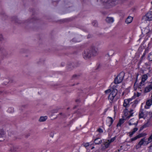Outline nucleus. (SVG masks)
<instances>
[{"instance_id": "1", "label": "nucleus", "mask_w": 152, "mask_h": 152, "mask_svg": "<svg viewBox=\"0 0 152 152\" xmlns=\"http://www.w3.org/2000/svg\"><path fill=\"white\" fill-rule=\"evenodd\" d=\"M96 54L97 52L96 51H91L88 50L84 51L83 54V56L85 59H87L90 58L93 56H96Z\"/></svg>"}, {"instance_id": "2", "label": "nucleus", "mask_w": 152, "mask_h": 152, "mask_svg": "<svg viewBox=\"0 0 152 152\" xmlns=\"http://www.w3.org/2000/svg\"><path fill=\"white\" fill-rule=\"evenodd\" d=\"M125 75V73L123 72H121L115 78L114 83L115 84H117L122 82L123 80Z\"/></svg>"}, {"instance_id": "3", "label": "nucleus", "mask_w": 152, "mask_h": 152, "mask_svg": "<svg viewBox=\"0 0 152 152\" xmlns=\"http://www.w3.org/2000/svg\"><path fill=\"white\" fill-rule=\"evenodd\" d=\"M111 93L108 97V99L109 100H110L111 102H112L113 100L114 97L116 95L118 92V91L116 89L112 88H111Z\"/></svg>"}, {"instance_id": "4", "label": "nucleus", "mask_w": 152, "mask_h": 152, "mask_svg": "<svg viewBox=\"0 0 152 152\" xmlns=\"http://www.w3.org/2000/svg\"><path fill=\"white\" fill-rule=\"evenodd\" d=\"M106 5L109 7H110L115 6L118 4L117 0H107L105 2Z\"/></svg>"}, {"instance_id": "5", "label": "nucleus", "mask_w": 152, "mask_h": 152, "mask_svg": "<svg viewBox=\"0 0 152 152\" xmlns=\"http://www.w3.org/2000/svg\"><path fill=\"white\" fill-rule=\"evenodd\" d=\"M142 20L143 21L152 20V12H148L143 17Z\"/></svg>"}, {"instance_id": "6", "label": "nucleus", "mask_w": 152, "mask_h": 152, "mask_svg": "<svg viewBox=\"0 0 152 152\" xmlns=\"http://www.w3.org/2000/svg\"><path fill=\"white\" fill-rule=\"evenodd\" d=\"M148 78V76L146 75H143L142 78V81L140 83L139 86V88H141V87L142 86L144 85V83L146 80Z\"/></svg>"}, {"instance_id": "7", "label": "nucleus", "mask_w": 152, "mask_h": 152, "mask_svg": "<svg viewBox=\"0 0 152 152\" xmlns=\"http://www.w3.org/2000/svg\"><path fill=\"white\" fill-rule=\"evenodd\" d=\"M11 151L12 152H18L20 151L18 146L16 145H12L11 147Z\"/></svg>"}, {"instance_id": "8", "label": "nucleus", "mask_w": 152, "mask_h": 152, "mask_svg": "<svg viewBox=\"0 0 152 152\" xmlns=\"http://www.w3.org/2000/svg\"><path fill=\"white\" fill-rule=\"evenodd\" d=\"M147 115L145 114L142 110H140L139 113V117L140 118H145L146 117Z\"/></svg>"}, {"instance_id": "9", "label": "nucleus", "mask_w": 152, "mask_h": 152, "mask_svg": "<svg viewBox=\"0 0 152 152\" xmlns=\"http://www.w3.org/2000/svg\"><path fill=\"white\" fill-rule=\"evenodd\" d=\"M136 105L135 104H134L132 105V109H130V110L129 112V113L130 115L127 117V118L129 119L130 117L132 116V115L133 114V112L134 111L133 109H134L136 107Z\"/></svg>"}, {"instance_id": "10", "label": "nucleus", "mask_w": 152, "mask_h": 152, "mask_svg": "<svg viewBox=\"0 0 152 152\" xmlns=\"http://www.w3.org/2000/svg\"><path fill=\"white\" fill-rule=\"evenodd\" d=\"M151 30V26H148L144 29L142 33L144 34H147L150 32Z\"/></svg>"}, {"instance_id": "11", "label": "nucleus", "mask_w": 152, "mask_h": 152, "mask_svg": "<svg viewBox=\"0 0 152 152\" xmlns=\"http://www.w3.org/2000/svg\"><path fill=\"white\" fill-rule=\"evenodd\" d=\"M152 89V83H150L148 86L145 88L144 91L145 93L148 92L150 91Z\"/></svg>"}, {"instance_id": "12", "label": "nucleus", "mask_w": 152, "mask_h": 152, "mask_svg": "<svg viewBox=\"0 0 152 152\" xmlns=\"http://www.w3.org/2000/svg\"><path fill=\"white\" fill-rule=\"evenodd\" d=\"M110 144V143L108 141L107 142H104V146H103V145H102V149H105L108 148Z\"/></svg>"}, {"instance_id": "13", "label": "nucleus", "mask_w": 152, "mask_h": 152, "mask_svg": "<svg viewBox=\"0 0 152 152\" xmlns=\"http://www.w3.org/2000/svg\"><path fill=\"white\" fill-rule=\"evenodd\" d=\"M133 18V17L130 16H129L126 20V23L127 24L131 23L132 21Z\"/></svg>"}, {"instance_id": "14", "label": "nucleus", "mask_w": 152, "mask_h": 152, "mask_svg": "<svg viewBox=\"0 0 152 152\" xmlns=\"http://www.w3.org/2000/svg\"><path fill=\"white\" fill-rule=\"evenodd\" d=\"M129 102L128 100L125 99L124 100V102L123 104V106L124 107H126V110H127L126 108L128 107L129 105Z\"/></svg>"}, {"instance_id": "15", "label": "nucleus", "mask_w": 152, "mask_h": 152, "mask_svg": "<svg viewBox=\"0 0 152 152\" xmlns=\"http://www.w3.org/2000/svg\"><path fill=\"white\" fill-rule=\"evenodd\" d=\"M102 142V140L99 138L96 139L94 141V142L96 144H99Z\"/></svg>"}, {"instance_id": "16", "label": "nucleus", "mask_w": 152, "mask_h": 152, "mask_svg": "<svg viewBox=\"0 0 152 152\" xmlns=\"http://www.w3.org/2000/svg\"><path fill=\"white\" fill-rule=\"evenodd\" d=\"M106 21L108 23H112L114 21V19L113 18L107 17L106 19Z\"/></svg>"}, {"instance_id": "17", "label": "nucleus", "mask_w": 152, "mask_h": 152, "mask_svg": "<svg viewBox=\"0 0 152 152\" xmlns=\"http://www.w3.org/2000/svg\"><path fill=\"white\" fill-rule=\"evenodd\" d=\"M48 118L47 116H41L39 119V122H43L45 121Z\"/></svg>"}, {"instance_id": "18", "label": "nucleus", "mask_w": 152, "mask_h": 152, "mask_svg": "<svg viewBox=\"0 0 152 152\" xmlns=\"http://www.w3.org/2000/svg\"><path fill=\"white\" fill-rule=\"evenodd\" d=\"M152 142V134L151 136L148 138V140L145 142L146 143L145 144V145H147L148 143L151 142Z\"/></svg>"}, {"instance_id": "19", "label": "nucleus", "mask_w": 152, "mask_h": 152, "mask_svg": "<svg viewBox=\"0 0 152 152\" xmlns=\"http://www.w3.org/2000/svg\"><path fill=\"white\" fill-rule=\"evenodd\" d=\"M134 119H131L129 122V125H131L132 124H134L136 126L138 123V121H136V123H134Z\"/></svg>"}, {"instance_id": "20", "label": "nucleus", "mask_w": 152, "mask_h": 152, "mask_svg": "<svg viewBox=\"0 0 152 152\" xmlns=\"http://www.w3.org/2000/svg\"><path fill=\"white\" fill-rule=\"evenodd\" d=\"M138 130V129L137 128H134L133 130V131L132 132H130L129 133V136L130 137H132V135L134 134Z\"/></svg>"}, {"instance_id": "21", "label": "nucleus", "mask_w": 152, "mask_h": 152, "mask_svg": "<svg viewBox=\"0 0 152 152\" xmlns=\"http://www.w3.org/2000/svg\"><path fill=\"white\" fill-rule=\"evenodd\" d=\"M145 142H146V141H145V138H144L141 139L140 141L138 143L141 146L142 145H145V144L146 143Z\"/></svg>"}, {"instance_id": "22", "label": "nucleus", "mask_w": 152, "mask_h": 152, "mask_svg": "<svg viewBox=\"0 0 152 152\" xmlns=\"http://www.w3.org/2000/svg\"><path fill=\"white\" fill-rule=\"evenodd\" d=\"M124 120L123 119H121L119 120V122H118L117 126H120L124 122Z\"/></svg>"}, {"instance_id": "23", "label": "nucleus", "mask_w": 152, "mask_h": 152, "mask_svg": "<svg viewBox=\"0 0 152 152\" xmlns=\"http://www.w3.org/2000/svg\"><path fill=\"white\" fill-rule=\"evenodd\" d=\"M5 135V133L4 130L2 129H0V138L4 137Z\"/></svg>"}, {"instance_id": "24", "label": "nucleus", "mask_w": 152, "mask_h": 152, "mask_svg": "<svg viewBox=\"0 0 152 152\" xmlns=\"http://www.w3.org/2000/svg\"><path fill=\"white\" fill-rule=\"evenodd\" d=\"M152 104V99H149L146 102V104L148 106H150Z\"/></svg>"}, {"instance_id": "25", "label": "nucleus", "mask_w": 152, "mask_h": 152, "mask_svg": "<svg viewBox=\"0 0 152 152\" xmlns=\"http://www.w3.org/2000/svg\"><path fill=\"white\" fill-rule=\"evenodd\" d=\"M148 59L150 61H152V52L149 53L148 56Z\"/></svg>"}, {"instance_id": "26", "label": "nucleus", "mask_w": 152, "mask_h": 152, "mask_svg": "<svg viewBox=\"0 0 152 152\" xmlns=\"http://www.w3.org/2000/svg\"><path fill=\"white\" fill-rule=\"evenodd\" d=\"M148 122L146 124H144L142 126L140 129V131H141L144 128L148 126Z\"/></svg>"}, {"instance_id": "27", "label": "nucleus", "mask_w": 152, "mask_h": 152, "mask_svg": "<svg viewBox=\"0 0 152 152\" xmlns=\"http://www.w3.org/2000/svg\"><path fill=\"white\" fill-rule=\"evenodd\" d=\"M146 134H144L141 133L139 134L138 135H137V137L138 138H139L142 137L144 136H145Z\"/></svg>"}, {"instance_id": "28", "label": "nucleus", "mask_w": 152, "mask_h": 152, "mask_svg": "<svg viewBox=\"0 0 152 152\" xmlns=\"http://www.w3.org/2000/svg\"><path fill=\"white\" fill-rule=\"evenodd\" d=\"M138 138L137 136H135V137L132 138L129 141V142H132L133 141H134V140H135L137 139Z\"/></svg>"}, {"instance_id": "29", "label": "nucleus", "mask_w": 152, "mask_h": 152, "mask_svg": "<svg viewBox=\"0 0 152 152\" xmlns=\"http://www.w3.org/2000/svg\"><path fill=\"white\" fill-rule=\"evenodd\" d=\"M58 117H61L62 116L63 117H65V115L64 113H59V114L57 116Z\"/></svg>"}, {"instance_id": "30", "label": "nucleus", "mask_w": 152, "mask_h": 152, "mask_svg": "<svg viewBox=\"0 0 152 152\" xmlns=\"http://www.w3.org/2000/svg\"><path fill=\"white\" fill-rule=\"evenodd\" d=\"M115 137H113V138L111 139L110 140H108V141L110 143L111 142H113L115 140Z\"/></svg>"}, {"instance_id": "31", "label": "nucleus", "mask_w": 152, "mask_h": 152, "mask_svg": "<svg viewBox=\"0 0 152 152\" xmlns=\"http://www.w3.org/2000/svg\"><path fill=\"white\" fill-rule=\"evenodd\" d=\"M108 118L110 119V122H111V123L110 124V125L109 126H110L113 123V118L111 117H108Z\"/></svg>"}, {"instance_id": "32", "label": "nucleus", "mask_w": 152, "mask_h": 152, "mask_svg": "<svg viewBox=\"0 0 152 152\" xmlns=\"http://www.w3.org/2000/svg\"><path fill=\"white\" fill-rule=\"evenodd\" d=\"M111 88L110 89H108L105 91V92L106 94H108L110 93H111Z\"/></svg>"}, {"instance_id": "33", "label": "nucleus", "mask_w": 152, "mask_h": 152, "mask_svg": "<svg viewBox=\"0 0 152 152\" xmlns=\"http://www.w3.org/2000/svg\"><path fill=\"white\" fill-rule=\"evenodd\" d=\"M5 51V50L4 48H0V52L2 53H4Z\"/></svg>"}, {"instance_id": "34", "label": "nucleus", "mask_w": 152, "mask_h": 152, "mask_svg": "<svg viewBox=\"0 0 152 152\" xmlns=\"http://www.w3.org/2000/svg\"><path fill=\"white\" fill-rule=\"evenodd\" d=\"M83 145L84 147H87L89 145V143H83Z\"/></svg>"}, {"instance_id": "35", "label": "nucleus", "mask_w": 152, "mask_h": 152, "mask_svg": "<svg viewBox=\"0 0 152 152\" xmlns=\"http://www.w3.org/2000/svg\"><path fill=\"white\" fill-rule=\"evenodd\" d=\"M97 131L100 133H102L103 132L102 129L100 128L98 129L97 130Z\"/></svg>"}, {"instance_id": "36", "label": "nucleus", "mask_w": 152, "mask_h": 152, "mask_svg": "<svg viewBox=\"0 0 152 152\" xmlns=\"http://www.w3.org/2000/svg\"><path fill=\"white\" fill-rule=\"evenodd\" d=\"M4 38L1 34H0V41H2L4 40Z\"/></svg>"}, {"instance_id": "37", "label": "nucleus", "mask_w": 152, "mask_h": 152, "mask_svg": "<svg viewBox=\"0 0 152 152\" xmlns=\"http://www.w3.org/2000/svg\"><path fill=\"white\" fill-rule=\"evenodd\" d=\"M141 145H140L139 144V143H138V144L136 145V149H137L139 148H140L141 147Z\"/></svg>"}, {"instance_id": "38", "label": "nucleus", "mask_w": 152, "mask_h": 152, "mask_svg": "<svg viewBox=\"0 0 152 152\" xmlns=\"http://www.w3.org/2000/svg\"><path fill=\"white\" fill-rule=\"evenodd\" d=\"M50 136H51V137H53L54 136V133L53 132H51L50 133Z\"/></svg>"}, {"instance_id": "39", "label": "nucleus", "mask_w": 152, "mask_h": 152, "mask_svg": "<svg viewBox=\"0 0 152 152\" xmlns=\"http://www.w3.org/2000/svg\"><path fill=\"white\" fill-rule=\"evenodd\" d=\"M78 75H74L73 76V78H77L78 77Z\"/></svg>"}, {"instance_id": "40", "label": "nucleus", "mask_w": 152, "mask_h": 152, "mask_svg": "<svg viewBox=\"0 0 152 152\" xmlns=\"http://www.w3.org/2000/svg\"><path fill=\"white\" fill-rule=\"evenodd\" d=\"M108 109V108H107V109H105V110H104V115H105V113H106V111Z\"/></svg>"}, {"instance_id": "41", "label": "nucleus", "mask_w": 152, "mask_h": 152, "mask_svg": "<svg viewBox=\"0 0 152 152\" xmlns=\"http://www.w3.org/2000/svg\"><path fill=\"white\" fill-rule=\"evenodd\" d=\"M127 100H128L129 102V103L132 100V99H126Z\"/></svg>"}, {"instance_id": "42", "label": "nucleus", "mask_w": 152, "mask_h": 152, "mask_svg": "<svg viewBox=\"0 0 152 152\" xmlns=\"http://www.w3.org/2000/svg\"><path fill=\"white\" fill-rule=\"evenodd\" d=\"M38 63L39 64H42L43 63V62H42L40 61V62H39Z\"/></svg>"}, {"instance_id": "43", "label": "nucleus", "mask_w": 152, "mask_h": 152, "mask_svg": "<svg viewBox=\"0 0 152 152\" xmlns=\"http://www.w3.org/2000/svg\"><path fill=\"white\" fill-rule=\"evenodd\" d=\"M140 95V94L139 93H138L137 94V96L138 97Z\"/></svg>"}, {"instance_id": "44", "label": "nucleus", "mask_w": 152, "mask_h": 152, "mask_svg": "<svg viewBox=\"0 0 152 152\" xmlns=\"http://www.w3.org/2000/svg\"><path fill=\"white\" fill-rule=\"evenodd\" d=\"M94 148V146H93L91 148V149H93Z\"/></svg>"}, {"instance_id": "45", "label": "nucleus", "mask_w": 152, "mask_h": 152, "mask_svg": "<svg viewBox=\"0 0 152 152\" xmlns=\"http://www.w3.org/2000/svg\"><path fill=\"white\" fill-rule=\"evenodd\" d=\"M126 146H129V147L130 146V145H128V144H127V145H126Z\"/></svg>"}, {"instance_id": "46", "label": "nucleus", "mask_w": 152, "mask_h": 152, "mask_svg": "<svg viewBox=\"0 0 152 152\" xmlns=\"http://www.w3.org/2000/svg\"><path fill=\"white\" fill-rule=\"evenodd\" d=\"M101 1L102 2H104V0H101Z\"/></svg>"}, {"instance_id": "47", "label": "nucleus", "mask_w": 152, "mask_h": 152, "mask_svg": "<svg viewBox=\"0 0 152 152\" xmlns=\"http://www.w3.org/2000/svg\"><path fill=\"white\" fill-rule=\"evenodd\" d=\"M57 111H58V110H56V112H57Z\"/></svg>"}, {"instance_id": "48", "label": "nucleus", "mask_w": 152, "mask_h": 152, "mask_svg": "<svg viewBox=\"0 0 152 152\" xmlns=\"http://www.w3.org/2000/svg\"><path fill=\"white\" fill-rule=\"evenodd\" d=\"M98 68L97 67V68H96V69H98Z\"/></svg>"}, {"instance_id": "49", "label": "nucleus", "mask_w": 152, "mask_h": 152, "mask_svg": "<svg viewBox=\"0 0 152 152\" xmlns=\"http://www.w3.org/2000/svg\"><path fill=\"white\" fill-rule=\"evenodd\" d=\"M151 99H152V96H151Z\"/></svg>"}, {"instance_id": "50", "label": "nucleus", "mask_w": 152, "mask_h": 152, "mask_svg": "<svg viewBox=\"0 0 152 152\" xmlns=\"http://www.w3.org/2000/svg\"><path fill=\"white\" fill-rule=\"evenodd\" d=\"M12 82H13V80H12Z\"/></svg>"}, {"instance_id": "51", "label": "nucleus", "mask_w": 152, "mask_h": 152, "mask_svg": "<svg viewBox=\"0 0 152 152\" xmlns=\"http://www.w3.org/2000/svg\"><path fill=\"white\" fill-rule=\"evenodd\" d=\"M1 141V140H0V141Z\"/></svg>"}, {"instance_id": "52", "label": "nucleus", "mask_w": 152, "mask_h": 152, "mask_svg": "<svg viewBox=\"0 0 152 152\" xmlns=\"http://www.w3.org/2000/svg\"><path fill=\"white\" fill-rule=\"evenodd\" d=\"M151 4H152V2H151Z\"/></svg>"}]
</instances>
